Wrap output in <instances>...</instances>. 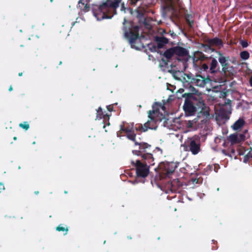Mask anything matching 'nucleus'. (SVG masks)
<instances>
[{"mask_svg":"<svg viewBox=\"0 0 252 252\" xmlns=\"http://www.w3.org/2000/svg\"><path fill=\"white\" fill-rule=\"evenodd\" d=\"M250 159H252V151H249L244 157L243 161L247 163Z\"/></svg>","mask_w":252,"mask_h":252,"instance_id":"obj_26","label":"nucleus"},{"mask_svg":"<svg viewBox=\"0 0 252 252\" xmlns=\"http://www.w3.org/2000/svg\"><path fill=\"white\" fill-rule=\"evenodd\" d=\"M107 108L109 111H112L113 110V106L111 105L107 106Z\"/></svg>","mask_w":252,"mask_h":252,"instance_id":"obj_41","label":"nucleus"},{"mask_svg":"<svg viewBox=\"0 0 252 252\" xmlns=\"http://www.w3.org/2000/svg\"><path fill=\"white\" fill-rule=\"evenodd\" d=\"M215 168L216 167L215 165H208L204 169L206 170V172L212 171L213 170H214L215 172H217Z\"/></svg>","mask_w":252,"mask_h":252,"instance_id":"obj_29","label":"nucleus"},{"mask_svg":"<svg viewBox=\"0 0 252 252\" xmlns=\"http://www.w3.org/2000/svg\"><path fill=\"white\" fill-rule=\"evenodd\" d=\"M158 49H161L163 47L165 44L168 42V39L164 36H157L155 38Z\"/></svg>","mask_w":252,"mask_h":252,"instance_id":"obj_20","label":"nucleus"},{"mask_svg":"<svg viewBox=\"0 0 252 252\" xmlns=\"http://www.w3.org/2000/svg\"><path fill=\"white\" fill-rule=\"evenodd\" d=\"M187 23H188L189 27L191 28L193 27L194 22H193V20H190L189 21H188L187 22Z\"/></svg>","mask_w":252,"mask_h":252,"instance_id":"obj_35","label":"nucleus"},{"mask_svg":"<svg viewBox=\"0 0 252 252\" xmlns=\"http://www.w3.org/2000/svg\"><path fill=\"white\" fill-rule=\"evenodd\" d=\"M135 149L132 150V153L137 156H140L143 159L147 161L150 165H154V158L151 153L152 146L147 143L140 140L135 141L134 145Z\"/></svg>","mask_w":252,"mask_h":252,"instance_id":"obj_4","label":"nucleus"},{"mask_svg":"<svg viewBox=\"0 0 252 252\" xmlns=\"http://www.w3.org/2000/svg\"><path fill=\"white\" fill-rule=\"evenodd\" d=\"M240 43L242 46L243 48H247L249 46V44L247 40H241L240 41Z\"/></svg>","mask_w":252,"mask_h":252,"instance_id":"obj_30","label":"nucleus"},{"mask_svg":"<svg viewBox=\"0 0 252 252\" xmlns=\"http://www.w3.org/2000/svg\"><path fill=\"white\" fill-rule=\"evenodd\" d=\"M120 131H121V132H126L127 134L129 132H131L132 131L131 130V128H130L129 127H125L124 123H123V124L120 125Z\"/></svg>","mask_w":252,"mask_h":252,"instance_id":"obj_24","label":"nucleus"},{"mask_svg":"<svg viewBox=\"0 0 252 252\" xmlns=\"http://www.w3.org/2000/svg\"><path fill=\"white\" fill-rule=\"evenodd\" d=\"M231 63L234 64H237L238 63V62L236 58H233L231 61Z\"/></svg>","mask_w":252,"mask_h":252,"instance_id":"obj_37","label":"nucleus"},{"mask_svg":"<svg viewBox=\"0 0 252 252\" xmlns=\"http://www.w3.org/2000/svg\"><path fill=\"white\" fill-rule=\"evenodd\" d=\"M56 229L58 231H63V232L64 231L65 233H64V235L67 234V232L68 231V229L67 227L62 226L61 225H60L58 226H57L56 227Z\"/></svg>","mask_w":252,"mask_h":252,"instance_id":"obj_25","label":"nucleus"},{"mask_svg":"<svg viewBox=\"0 0 252 252\" xmlns=\"http://www.w3.org/2000/svg\"><path fill=\"white\" fill-rule=\"evenodd\" d=\"M108 117V115L107 114H104L102 108L101 107H99L96 110V116L95 120H100L102 118L106 119Z\"/></svg>","mask_w":252,"mask_h":252,"instance_id":"obj_21","label":"nucleus"},{"mask_svg":"<svg viewBox=\"0 0 252 252\" xmlns=\"http://www.w3.org/2000/svg\"><path fill=\"white\" fill-rule=\"evenodd\" d=\"M122 0H106L99 5L92 4V10L97 20L111 19L112 13L119 6Z\"/></svg>","mask_w":252,"mask_h":252,"instance_id":"obj_2","label":"nucleus"},{"mask_svg":"<svg viewBox=\"0 0 252 252\" xmlns=\"http://www.w3.org/2000/svg\"><path fill=\"white\" fill-rule=\"evenodd\" d=\"M193 123L192 121H189L187 123V125H186V126L188 128H191L193 126Z\"/></svg>","mask_w":252,"mask_h":252,"instance_id":"obj_32","label":"nucleus"},{"mask_svg":"<svg viewBox=\"0 0 252 252\" xmlns=\"http://www.w3.org/2000/svg\"><path fill=\"white\" fill-rule=\"evenodd\" d=\"M105 125H104V126H103V128H105Z\"/></svg>","mask_w":252,"mask_h":252,"instance_id":"obj_55","label":"nucleus"},{"mask_svg":"<svg viewBox=\"0 0 252 252\" xmlns=\"http://www.w3.org/2000/svg\"><path fill=\"white\" fill-rule=\"evenodd\" d=\"M249 83L250 84V86L252 87V75L250 78Z\"/></svg>","mask_w":252,"mask_h":252,"instance_id":"obj_42","label":"nucleus"},{"mask_svg":"<svg viewBox=\"0 0 252 252\" xmlns=\"http://www.w3.org/2000/svg\"><path fill=\"white\" fill-rule=\"evenodd\" d=\"M217 249H218V247L215 246H213L212 248V249L213 250H216Z\"/></svg>","mask_w":252,"mask_h":252,"instance_id":"obj_44","label":"nucleus"},{"mask_svg":"<svg viewBox=\"0 0 252 252\" xmlns=\"http://www.w3.org/2000/svg\"><path fill=\"white\" fill-rule=\"evenodd\" d=\"M35 142H33L32 144H35Z\"/></svg>","mask_w":252,"mask_h":252,"instance_id":"obj_54","label":"nucleus"},{"mask_svg":"<svg viewBox=\"0 0 252 252\" xmlns=\"http://www.w3.org/2000/svg\"><path fill=\"white\" fill-rule=\"evenodd\" d=\"M191 82L198 87H204L206 84L205 78L200 75H196L192 79Z\"/></svg>","mask_w":252,"mask_h":252,"instance_id":"obj_16","label":"nucleus"},{"mask_svg":"<svg viewBox=\"0 0 252 252\" xmlns=\"http://www.w3.org/2000/svg\"><path fill=\"white\" fill-rule=\"evenodd\" d=\"M209 72L212 74H215L220 71V67L217 60L212 57H209Z\"/></svg>","mask_w":252,"mask_h":252,"instance_id":"obj_11","label":"nucleus"},{"mask_svg":"<svg viewBox=\"0 0 252 252\" xmlns=\"http://www.w3.org/2000/svg\"><path fill=\"white\" fill-rule=\"evenodd\" d=\"M34 193H35V194H38L39 193V191H34Z\"/></svg>","mask_w":252,"mask_h":252,"instance_id":"obj_49","label":"nucleus"},{"mask_svg":"<svg viewBox=\"0 0 252 252\" xmlns=\"http://www.w3.org/2000/svg\"><path fill=\"white\" fill-rule=\"evenodd\" d=\"M218 55V61L221 66V71L225 76L232 75L235 71L234 67L231 65L229 61V56H225L223 53L220 51L217 52Z\"/></svg>","mask_w":252,"mask_h":252,"instance_id":"obj_5","label":"nucleus"},{"mask_svg":"<svg viewBox=\"0 0 252 252\" xmlns=\"http://www.w3.org/2000/svg\"><path fill=\"white\" fill-rule=\"evenodd\" d=\"M183 186V183L179 179H176L168 181L166 185V188L171 192H176Z\"/></svg>","mask_w":252,"mask_h":252,"instance_id":"obj_10","label":"nucleus"},{"mask_svg":"<svg viewBox=\"0 0 252 252\" xmlns=\"http://www.w3.org/2000/svg\"><path fill=\"white\" fill-rule=\"evenodd\" d=\"M212 242H213V243L214 244V245H217V242L214 240H212Z\"/></svg>","mask_w":252,"mask_h":252,"instance_id":"obj_45","label":"nucleus"},{"mask_svg":"<svg viewBox=\"0 0 252 252\" xmlns=\"http://www.w3.org/2000/svg\"><path fill=\"white\" fill-rule=\"evenodd\" d=\"M177 166L174 162H167L163 163L159 165V168L161 169L160 175L161 177H169L174 172Z\"/></svg>","mask_w":252,"mask_h":252,"instance_id":"obj_9","label":"nucleus"},{"mask_svg":"<svg viewBox=\"0 0 252 252\" xmlns=\"http://www.w3.org/2000/svg\"><path fill=\"white\" fill-rule=\"evenodd\" d=\"M5 188L4 185L2 183H0V190H3Z\"/></svg>","mask_w":252,"mask_h":252,"instance_id":"obj_40","label":"nucleus"},{"mask_svg":"<svg viewBox=\"0 0 252 252\" xmlns=\"http://www.w3.org/2000/svg\"><path fill=\"white\" fill-rule=\"evenodd\" d=\"M13 139H14V140H16L17 139V137H14Z\"/></svg>","mask_w":252,"mask_h":252,"instance_id":"obj_51","label":"nucleus"},{"mask_svg":"<svg viewBox=\"0 0 252 252\" xmlns=\"http://www.w3.org/2000/svg\"><path fill=\"white\" fill-rule=\"evenodd\" d=\"M62 62L61 61V62H60V63H59V64H62Z\"/></svg>","mask_w":252,"mask_h":252,"instance_id":"obj_52","label":"nucleus"},{"mask_svg":"<svg viewBox=\"0 0 252 252\" xmlns=\"http://www.w3.org/2000/svg\"><path fill=\"white\" fill-rule=\"evenodd\" d=\"M1 191H2L1 190H0V193L1 192Z\"/></svg>","mask_w":252,"mask_h":252,"instance_id":"obj_57","label":"nucleus"},{"mask_svg":"<svg viewBox=\"0 0 252 252\" xmlns=\"http://www.w3.org/2000/svg\"><path fill=\"white\" fill-rule=\"evenodd\" d=\"M199 179L197 178H192L191 181L193 183L197 184L198 183Z\"/></svg>","mask_w":252,"mask_h":252,"instance_id":"obj_39","label":"nucleus"},{"mask_svg":"<svg viewBox=\"0 0 252 252\" xmlns=\"http://www.w3.org/2000/svg\"><path fill=\"white\" fill-rule=\"evenodd\" d=\"M131 183H132L133 184H135V183H138V182L137 181V180H135L134 181H132V182H131Z\"/></svg>","mask_w":252,"mask_h":252,"instance_id":"obj_46","label":"nucleus"},{"mask_svg":"<svg viewBox=\"0 0 252 252\" xmlns=\"http://www.w3.org/2000/svg\"><path fill=\"white\" fill-rule=\"evenodd\" d=\"M123 25V30L125 36L128 40L131 48L139 50L143 47L139 36V27L133 26L131 23H127L126 18L124 19Z\"/></svg>","mask_w":252,"mask_h":252,"instance_id":"obj_3","label":"nucleus"},{"mask_svg":"<svg viewBox=\"0 0 252 252\" xmlns=\"http://www.w3.org/2000/svg\"><path fill=\"white\" fill-rule=\"evenodd\" d=\"M22 75H23V73H22V72L19 73L18 75H19V76H22Z\"/></svg>","mask_w":252,"mask_h":252,"instance_id":"obj_48","label":"nucleus"},{"mask_svg":"<svg viewBox=\"0 0 252 252\" xmlns=\"http://www.w3.org/2000/svg\"><path fill=\"white\" fill-rule=\"evenodd\" d=\"M201 58H202V59H209V58L206 57L205 56V55H204V54H203V55H202Z\"/></svg>","mask_w":252,"mask_h":252,"instance_id":"obj_43","label":"nucleus"},{"mask_svg":"<svg viewBox=\"0 0 252 252\" xmlns=\"http://www.w3.org/2000/svg\"><path fill=\"white\" fill-rule=\"evenodd\" d=\"M239 55L240 58L244 61L248 60L250 57L249 52L246 50L241 51Z\"/></svg>","mask_w":252,"mask_h":252,"instance_id":"obj_22","label":"nucleus"},{"mask_svg":"<svg viewBox=\"0 0 252 252\" xmlns=\"http://www.w3.org/2000/svg\"><path fill=\"white\" fill-rule=\"evenodd\" d=\"M190 90L192 91L191 93H197L201 94V93H199L197 90H196L193 87L190 86Z\"/></svg>","mask_w":252,"mask_h":252,"instance_id":"obj_33","label":"nucleus"},{"mask_svg":"<svg viewBox=\"0 0 252 252\" xmlns=\"http://www.w3.org/2000/svg\"><path fill=\"white\" fill-rule=\"evenodd\" d=\"M160 107L164 108V107L161 106V105L158 102H155L152 106L153 109L149 110L148 112V118H151V116L158 118V116L159 114V108Z\"/></svg>","mask_w":252,"mask_h":252,"instance_id":"obj_12","label":"nucleus"},{"mask_svg":"<svg viewBox=\"0 0 252 252\" xmlns=\"http://www.w3.org/2000/svg\"><path fill=\"white\" fill-rule=\"evenodd\" d=\"M202 46L205 48V51L207 52L208 50H211L212 52L215 51V49L212 48L211 45L208 43L202 44Z\"/></svg>","mask_w":252,"mask_h":252,"instance_id":"obj_27","label":"nucleus"},{"mask_svg":"<svg viewBox=\"0 0 252 252\" xmlns=\"http://www.w3.org/2000/svg\"><path fill=\"white\" fill-rule=\"evenodd\" d=\"M54 0H50V2H52Z\"/></svg>","mask_w":252,"mask_h":252,"instance_id":"obj_53","label":"nucleus"},{"mask_svg":"<svg viewBox=\"0 0 252 252\" xmlns=\"http://www.w3.org/2000/svg\"><path fill=\"white\" fill-rule=\"evenodd\" d=\"M148 163L146 161L143 162L139 159L131 161L132 166L135 168L137 177L144 178L148 176L150 166L148 165Z\"/></svg>","mask_w":252,"mask_h":252,"instance_id":"obj_6","label":"nucleus"},{"mask_svg":"<svg viewBox=\"0 0 252 252\" xmlns=\"http://www.w3.org/2000/svg\"><path fill=\"white\" fill-rule=\"evenodd\" d=\"M185 151L191 152L193 155L197 154L200 151L199 141H196L193 138H189L182 145Z\"/></svg>","mask_w":252,"mask_h":252,"instance_id":"obj_7","label":"nucleus"},{"mask_svg":"<svg viewBox=\"0 0 252 252\" xmlns=\"http://www.w3.org/2000/svg\"><path fill=\"white\" fill-rule=\"evenodd\" d=\"M127 238L129 239H131L132 237L130 236H127Z\"/></svg>","mask_w":252,"mask_h":252,"instance_id":"obj_50","label":"nucleus"},{"mask_svg":"<svg viewBox=\"0 0 252 252\" xmlns=\"http://www.w3.org/2000/svg\"><path fill=\"white\" fill-rule=\"evenodd\" d=\"M19 126L20 127L25 129L26 130H28L30 127L29 124L27 122H24L23 123H20Z\"/></svg>","mask_w":252,"mask_h":252,"instance_id":"obj_28","label":"nucleus"},{"mask_svg":"<svg viewBox=\"0 0 252 252\" xmlns=\"http://www.w3.org/2000/svg\"><path fill=\"white\" fill-rule=\"evenodd\" d=\"M245 124V120L243 118H239L231 127L234 130L240 131L244 126Z\"/></svg>","mask_w":252,"mask_h":252,"instance_id":"obj_19","label":"nucleus"},{"mask_svg":"<svg viewBox=\"0 0 252 252\" xmlns=\"http://www.w3.org/2000/svg\"><path fill=\"white\" fill-rule=\"evenodd\" d=\"M139 0H130V4L132 5H135L136 3L139 1Z\"/></svg>","mask_w":252,"mask_h":252,"instance_id":"obj_36","label":"nucleus"},{"mask_svg":"<svg viewBox=\"0 0 252 252\" xmlns=\"http://www.w3.org/2000/svg\"><path fill=\"white\" fill-rule=\"evenodd\" d=\"M12 90H13L12 87V86H10V87L9 88V91H12Z\"/></svg>","mask_w":252,"mask_h":252,"instance_id":"obj_47","label":"nucleus"},{"mask_svg":"<svg viewBox=\"0 0 252 252\" xmlns=\"http://www.w3.org/2000/svg\"><path fill=\"white\" fill-rule=\"evenodd\" d=\"M202 69H203L204 71H208L209 72V65H208L207 64L203 63L202 65Z\"/></svg>","mask_w":252,"mask_h":252,"instance_id":"obj_31","label":"nucleus"},{"mask_svg":"<svg viewBox=\"0 0 252 252\" xmlns=\"http://www.w3.org/2000/svg\"><path fill=\"white\" fill-rule=\"evenodd\" d=\"M245 132H247V130H245Z\"/></svg>","mask_w":252,"mask_h":252,"instance_id":"obj_56","label":"nucleus"},{"mask_svg":"<svg viewBox=\"0 0 252 252\" xmlns=\"http://www.w3.org/2000/svg\"><path fill=\"white\" fill-rule=\"evenodd\" d=\"M184 91L183 89H179L177 92V95L180 98L181 96L178 95L180 93L182 94L181 97L185 99L183 108L185 115L194 116L198 111L202 113L206 107L202 94L197 93H184Z\"/></svg>","mask_w":252,"mask_h":252,"instance_id":"obj_1","label":"nucleus"},{"mask_svg":"<svg viewBox=\"0 0 252 252\" xmlns=\"http://www.w3.org/2000/svg\"><path fill=\"white\" fill-rule=\"evenodd\" d=\"M205 42L211 45L212 47H218L219 49H220L223 45L222 40L217 37L213 38H208L205 40Z\"/></svg>","mask_w":252,"mask_h":252,"instance_id":"obj_13","label":"nucleus"},{"mask_svg":"<svg viewBox=\"0 0 252 252\" xmlns=\"http://www.w3.org/2000/svg\"><path fill=\"white\" fill-rule=\"evenodd\" d=\"M173 47L175 56L184 57L188 56L189 54L188 50L183 47L177 46Z\"/></svg>","mask_w":252,"mask_h":252,"instance_id":"obj_15","label":"nucleus"},{"mask_svg":"<svg viewBox=\"0 0 252 252\" xmlns=\"http://www.w3.org/2000/svg\"><path fill=\"white\" fill-rule=\"evenodd\" d=\"M163 56L166 58V60L162 59V61L165 64H167L169 60L175 56L173 47L167 49L163 54Z\"/></svg>","mask_w":252,"mask_h":252,"instance_id":"obj_18","label":"nucleus"},{"mask_svg":"<svg viewBox=\"0 0 252 252\" xmlns=\"http://www.w3.org/2000/svg\"><path fill=\"white\" fill-rule=\"evenodd\" d=\"M246 136L244 133L232 134L229 136V140L232 144L239 143L245 140Z\"/></svg>","mask_w":252,"mask_h":252,"instance_id":"obj_14","label":"nucleus"},{"mask_svg":"<svg viewBox=\"0 0 252 252\" xmlns=\"http://www.w3.org/2000/svg\"><path fill=\"white\" fill-rule=\"evenodd\" d=\"M203 114L204 116H205L207 118H209V117L210 116V113L208 110H204L203 112Z\"/></svg>","mask_w":252,"mask_h":252,"instance_id":"obj_34","label":"nucleus"},{"mask_svg":"<svg viewBox=\"0 0 252 252\" xmlns=\"http://www.w3.org/2000/svg\"><path fill=\"white\" fill-rule=\"evenodd\" d=\"M126 137L128 139L133 141L134 144L135 141H138V140L136 139V134L133 131L127 133Z\"/></svg>","mask_w":252,"mask_h":252,"instance_id":"obj_23","label":"nucleus"},{"mask_svg":"<svg viewBox=\"0 0 252 252\" xmlns=\"http://www.w3.org/2000/svg\"><path fill=\"white\" fill-rule=\"evenodd\" d=\"M90 0H79L78 3V7L83 12H86L90 9Z\"/></svg>","mask_w":252,"mask_h":252,"instance_id":"obj_17","label":"nucleus"},{"mask_svg":"<svg viewBox=\"0 0 252 252\" xmlns=\"http://www.w3.org/2000/svg\"><path fill=\"white\" fill-rule=\"evenodd\" d=\"M191 15L188 14L186 16L185 19H186L187 23L188 21H189L190 20V18H191Z\"/></svg>","mask_w":252,"mask_h":252,"instance_id":"obj_38","label":"nucleus"},{"mask_svg":"<svg viewBox=\"0 0 252 252\" xmlns=\"http://www.w3.org/2000/svg\"><path fill=\"white\" fill-rule=\"evenodd\" d=\"M149 120L143 125L142 124L137 125L135 126V129L137 131L141 132H146L148 129H156L157 127V123L158 121V118H155L153 116H151V118H149Z\"/></svg>","mask_w":252,"mask_h":252,"instance_id":"obj_8","label":"nucleus"}]
</instances>
